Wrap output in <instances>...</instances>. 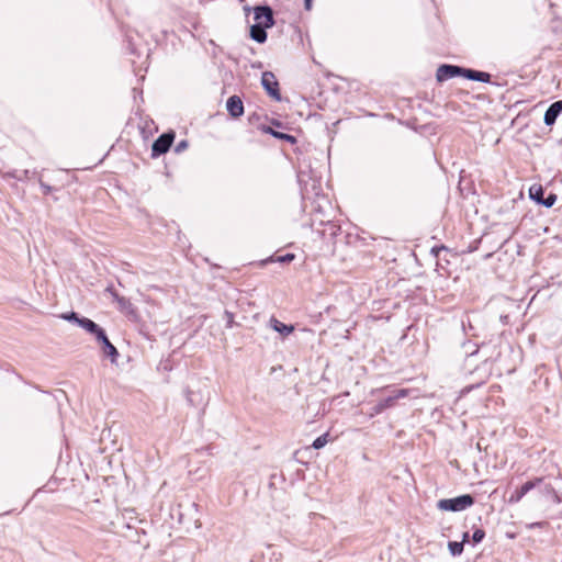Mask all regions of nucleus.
Returning a JSON list of instances; mask_svg holds the SVG:
<instances>
[{
  "label": "nucleus",
  "instance_id": "f257e3e1",
  "mask_svg": "<svg viewBox=\"0 0 562 562\" xmlns=\"http://www.w3.org/2000/svg\"><path fill=\"white\" fill-rule=\"evenodd\" d=\"M474 502L471 494H463L454 498H442L437 503V507L446 512H461L471 507Z\"/></svg>",
  "mask_w": 562,
  "mask_h": 562
},
{
  "label": "nucleus",
  "instance_id": "f03ea898",
  "mask_svg": "<svg viewBox=\"0 0 562 562\" xmlns=\"http://www.w3.org/2000/svg\"><path fill=\"white\" fill-rule=\"evenodd\" d=\"M97 342L101 346L104 356L109 357L112 363L117 361L120 353L116 347L109 340L105 330L102 328L95 336Z\"/></svg>",
  "mask_w": 562,
  "mask_h": 562
},
{
  "label": "nucleus",
  "instance_id": "7ed1b4c3",
  "mask_svg": "<svg viewBox=\"0 0 562 562\" xmlns=\"http://www.w3.org/2000/svg\"><path fill=\"white\" fill-rule=\"evenodd\" d=\"M261 85L267 93L276 101L281 100V94L279 90V82L271 71H265L261 76Z\"/></svg>",
  "mask_w": 562,
  "mask_h": 562
},
{
  "label": "nucleus",
  "instance_id": "20e7f679",
  "mask_svg": "<svg viewBox=\"0 0 562 562\" xmlns=\"http://www.w3.org/2000/svg\"><path fill=\"white\" fill-rule=\"evenodd\" d=\"M255 25H263L266 27H272L274 24L272 9L268 5H259L254 9Z\"/></svg>",
  "mask_w": 562,
  "mask_h": 562
},
{
  "label": "nucleus",
  "instance_id": "39448f33",
  "mask_svg": "<svg viewBox=\"0 0 562 562\" xmlns=\"http://www.w3.org/2000/svg\"><path fill=\"white\" fill-rule=\"evenodd\" d=\"M175 139L173 133H165L160 135L151 146L153 156H159L167 153Z\"/></svg>",
  "mask_w": 562,
  "mask_h": 562
},
{
  "label": "nucleus",
  "instance_id": "423d86ee",
  "mask_svg": "<svg viewBox=\"0 0 562 562\" xmlns=\"http://www.w3.org/2000/svg\"><path fill=\"white\" fill-rule=\"evenodd\" d=\"M543 479L542 477H536L533 480H530L528 482H526L525 484H522L519 488H516L515 492L510 495L508 502L510 504H515V503H518L522 499V497L528 493L530 492L531 490H533L536 486L540 485L542 483Z\"/></svg>",
  "mask_w": 562,
  "mask_h": 562
},
{
  "label": "nucleus",
  "instance_id": "0eeeda50",
  "mask_svg": "<svg viewBox=\"0 0 562 562\" xmlns=\"http://www.w3.org/2000/svg\"><path fill=\"white\" fill-rule=\"evenodd\" d=\"M464 68L454 65H441L437 69L436 78L438 81H445L457 76H463Z\"/></svg>",
  "mask_w": 562,
  "mask_h": 562
},
{
  "label": "nucleus",
  "instance_id": "6e6552de",
  "mask_svg": "<svg viewBox=\"0 0 562 562\" xmlns=\"http://www.w3.org/2000/svg\"><path fill=\"white\" fill-rule=\"evenodd\" d=\"M226 108H227V111L228 113L233 116V117H239L243 115L244 113V104H243V101L237 95H232L228 98L227 102H226Z\"/></svg>",
  "mask_w": 562,
  "mask_h": 562
},
{
  "label": "nucleus",
  "instance_id": "1a4fd4ad",
  "mask_svg": "<svg viewBox=\"0 0 562 562\" xmlns=\"http://www.w3.org/2000/svg\"><path fill=\"white\" fill-rule=\"evenodd\" d=\"M562 112V101L553 102L544 113V124L550 126L555 123L558 115Z\"/></svg>",
  "mask_w": 562,
  "mask_h": 562
},
{
  "label": "nucleus",
  "instance_id": "9d476101",
  "mask_svg": "<svg viewBox=\"0 0 562 562\" xmlns=\"http://www.w3.org/2000/svg\"><path fill=\"white\" fill-rule=\"evenodd\" d=\"M408 391L406 389L394 390L389 396L381 400L384 409L394 407L400 398L407 396Z\"/></svg>",
  "mask_w": 562,
  "mask_h": 562
},
{
  "label": "nucleus",
  "instance_id": "9b49d317",
  "mask_svg": "<svg viewBox=\"0 0 562 562\" xmlns=\"http://www.w3.org/2000/svg\"><path fill=\"white\" fill-rule=\"evenodd\" d=\"M463 77L470 80L480 81V82H490L491 81V75L488 72L484 71H477L473 69H467L464 68Z\"/></svg>",
  "mask_w": 562,
  "mask_h": 562
},
{
  "label": "nucleus",
  "instance_id": "f8f14e48",
  "mask_svg": "<svg viewBox=\"0 0 562 562\" xmlns=\"http://www.w3.org/2000/svg\"><path fill=\"white\" fill-rule=\"evenodd\" d=\"M78 326L83 328L92 336H95L102 329V327H100L97 323L87 317H82L80 321H78Z\"/></svg>",
  "mask_w": 562,
  "mask_h": 562
},
{
  "label": "nucleus",
  "instance_id": "ddd939ff",
  "mask_svg": "<svg viewBox=\"0 0 562 562\" xmlns=\"http://www.w3.org/2000/svg\"><path fill=\"white\" fill-rule=\"evenodd\" d=\"M266 26L263 25H252L250 27V37L257 43H265L267 40Z\"/></svg>",
  "mask_w": 562,
  "mask_h": 562
},
{
  "label": "nucleus",
  "instance_id": "4468645a",
  "mask_svg": "<svg viewBox=\"0 0 562 562\" xmlns=\"http://www.w3.org/2000/svg\"><path fill=\"white\" fill-rule=\"evenodd\" d=\"M271 327L283 336H288L294 330L292 325H286L278 321L276 317L270 318Z\"/></svg>",
  "mask_w": 562,
  "mask_h": 562
},
{
  "label": "nucleus",
  "instance_id": "2eb2a0df",
  "mask_svg": "<svg viewBox=\"0 0 562 562\" xmlns=\"http://www.w3.org/2000/svg\"><path fill=\"white\" fill-rule=\"evenodd\" d=\"M463 548V542L450 541L448 543V549L453 557L462 554Z\"/></svg>",
  "mask_w": 562,
  "mask_h": 562
},
{
  "label": "nucleus",
  "instance_id": "dca6fc26",
  "mask_svg": "<svg viewBox=\"0 0 562 562\" xmlns=\"http://www.w3.org/2000/svg\"><path fill=\"white\" fill-rule=\"evenodd\" d=\"M530 199L537 201L540 204V201L543 199V190L540 186H532L529 190Z\"/></svg>",
  "mask_w": 562,
  "mask_h": 562
},
{
  "label": "nucleus",
  "instance_id": "f3484780",
  "mask_svg": "<svg viewBox=\"0 0 562 562\" xmlns=\"http://www.w3.org/2000/svg\"><path fill=\"white\" fill-rule=\"evenodd\" d=\"M266 132L270 133L271 135H273L277 138L285 139V140H288V142H290L292 144L295 143V137L292 136V135L280 133V132H276L271 127H267Z\"/></svg>",
  "mask_w": 562,
  "mask_h": 562
},
{
  "label": "nucleus",
  "instance_id": "a211bd4d",
  "mask_svg": "<svg viewBox=\"0 0 562 562\" xmlns=\"http://www.w3.org/2000/svg\"><path fill=\"white\" fill-rule=\"evenodd\" d=\"M544 493L547 495H550L552 497V501L557 504L562 502V498L559 496L558 492L554 490V487L550 484L544 486Z\"/></svg>",
  "mask_w": 562,
  "mask_h": 562
},
{
  "label": "nucleus",
  "instance_id": "6ab92c4d",
  "mask_svg": "<svg viewBox=\"0 0 562 562\" xmlns=\"http://www.w3.org/2000/svg\"><path fill=\"white\" fill-rule=\"evenodd\" d=\"M327 438H328V434H324V435H322V436L317 437V438L313 441L312 447H313L314 449H316V450H318V449L323 448V447L327 443V441H328V439H327Z\"/></svg>",
  "mask_w": 562,
  "mask_h": 562
},
{
  "label": "nucleus",
  "instance_id": "aec40b11",
  "mask_svg": "<svg viewBox=\"0 0 562 562\" xmlns=\"http://www.w3.org/2000/svg\"><path fill=\"white\" fill-rule=\"evenodd\" d=\"M121 311H126L132 307V303L127 297L121 296L115 300Z\"/></svg>",
  "mask_w": 562,
  "mask_h": 562
},
{
  "label": "nucleus",
  "instance_id": "412c9836",
  "mask_svg": "<svg viewBox=\"0 0 562 562\" xmlns=\"http://www.w3.org/2000/svg\"><path fill=\"white\" fill-rule=\"evenodd\" d=\"M485 537V531L483 529H475L472 533V541L473 543H480L483 541Z\"/></svg>",
  "mask_w": 562,
  "mask_h": 562
},
{
  "label": "nucleus",
  "instance_id": "4be33fe9",
  "mask_svg": "<svg viewBox=\"0 0 562 562\" xmlns=\"http://www.w3.org/2000/svg\"><path fill=\"white\" fill-rule=\"evenodd\" d=\"M295 258L294 254H285L282 256H278L276 259H271L272 261L281 262V263H289L293 261Z\"/></svg>",
  "mask_w": 562,
  "mask_h": 562
},
{
  "label": "nucleus",
  "instance_id": "5701e85b",
  "mask_svg": "<svg viewBox=\"0 0 562 562\" xmlns=\"http://www.w3.org/2000/svg\"><path fill=\"white\" fill-rule=\"evenodd\" d=\"M61 317L68 322H74L78 325V321H80L82 317L79 316L76 312H69L66 314H63Z\"/></svg>",
  "mask_w": 562,
  "mask_h": 562
},
{
  "label": "nucleus",
  "instance_id": "b1692460",
  "mask_svg": "<svg viewBox=\"0 0 562 562\" xmlns=\"http://www.w3.org/2000/svg\"><path fill=\"white\" fill-rule=\"evenodd\" d=\"M224 317L226 319V328H232L234 325H235V321H234V314L229 311H225L224 312Z\"/></svg>",
  "mask_w": 562,
  "mask_h": 562
},
{
  "label": "nucleus",
  "instance_id": "393cba45",
  "mask_svg": "<svg viewBox=\"0 0 562 562\" xmlns=\"http://www.w3.org/2000/svg\"><path fill=\"white\" fill-rule=\"evenodd\" d=\"M555 200L557 196L554 194H550L548 198L542 199V201H540V204L546 207H550L554 204Z\"/></svg>",
  "mask_w": 562,
  "mask_h": 562
},
{
  "label": "nucleus",
  "instance_id": "a878e982",
  "mask_svg": "<svg viewBox=\"0 0 562 562\" xmlns=\"http://www.w3.org/2000/svg\"><path fill=\"white\" fill-rule=\"evenodd\" d=\"M371 411H372V412H371V414H370V415H371V416H374V415H379V414H381V413H382V412H384L385 409H384V407H383L382 403L379 401L374 406H372Z\"/></svg>",
  "mask_w": 562,
  "mask_h": 562
},
{
  "label": "nucleus",
  "instance_id": "bb28decb",
  "mask_svg": "<svg viewBox=\"0 0 562 562\" xmlns=\"http://www.w3.org/2000/svg\"><path fill=\"white\" fill-rule=\"evenodd\" d=\"M40 184H41V188H42V192L45 195L49 194L53 191H56V189L54 187L44 183L42 180H40Z\"/></svg>",
  "mask_w": 562,
  "mask_h": 562
},
{
  "label": "nucleus",
  "instance_id": "cd10ccee",
  "mask_svg": "<svg viewBox=\"0 0 562 562\" xmlns=\"http://www.w3.org/2000/svg\"><path fill=\"white\" fill-rule=\"evenodd\" d=\"M327 226L329 231V235L335 236L337 232L339 231V226L334 224L330 220L327 221Z\"/></svg>",
  "mask_w": 562,
  "mask_h": 562
},
{
  "label": "nucleus",
  "instance_id": "c85d7f7f",
  "mask_svg": "<svg viewBox=\"0 0 562 562\" xmlns=\"http://www.w3.org/2000/svg\"><path fill=\"white\" fill-rule=\"evenodd\" d=\"M105 292L109 293L113 297L114 301L117 297H120V294L116 292V290L114 289V286L112 284L106 286Z\"/></svg>",
  "mask_w": 562,
  "mask_h": 562
},
{
  "label": "nucleus",
  "instance_id": "c756f323",
  "mask_svg": "<svg viewBox=\"0 0 562 562\" xmlns=\"http://www.w3.org/2000/svg\"><path fill=\"white\" fill-rule=\"evenodd\" d=\"M477 240L474 241L473 244L469 245V248H468V252H473L477 249Z\"/></svg>",
  "mask_w": 562,
  "mask_h": 562
},
{
  "label": "nucleus",
  "instance_id": "7c9ffc66",
  "mask_svg": "<svg viewBox=\"0 0 562 562\" xmlns=\"http://www.w3.org/2000/svg\"><path fill=\"white\" fill-rule=\"evenodd\" d=\"M193 393L191 391H187V400L188 402L191 404V405H194L193 404V397H192Z\"/></svg>",
  "mask_w": 562,
  "mask_h": 562
},
{
  "label": "nucleus",
  "instance_id": "2f4dec72",
  "mask_svg": "<svg viewBox=\"0 0 562 562\" xmlns=\"http://www.w3.org/2000/svg\"><path fill=\"white\" fill-rule=\"evenodd\" d=\"M304 5L306 10H310L312 8V0H304Z\"/></svg>",
  "mask_w": 562,
  "mask_h": 562
},
{
  "label": "nucleus",
  "instance_id": "473e14b6",
  "mask_svg": "<svg viewBox=\"0 0 562 562\" xmlns=\"http://www.w3.org/2000/svg\"><path fill=\"white\" fill-rule=\"evenodd\" d=\"M469 537H470L469 532H464L463 536H462V541L461 542L464 543V542L469 541Z\"/></svg>",
  "mask_w": 562,
  "mask_h": 562
},
{
  "label": "nucleus",
  "instance_id": "72a5a7b5",
  "mask_svg": "<svg viewBox=\"0 0 562 562\" xmlns=\"http://www.w3.org/2000/svg\"><path fill=\"white\" fill-rule=\"evenodd\" d=\"M186 146H187L186 142H181V143L178 145V149H179L180 147H186Z\"/></svg>",
  "mask_w": 562,
  "mask_h": 562
},
{
  "label": "nucleus",
  "instance_id": "f704fd0d",
  "mask_svg": "<svg viewBox=\"0 0 562 562\" xmlns=\"http://www.w3.org/2000/svg\"><path fill=\"white\" fill-rule=\"evenodd\" d=\"M490 257H492V254H491V252L486 254V255L484 256V259H488Z\"/></svg>",
  "mask_w": 562,
  "mask_h": 562
},
{
  "label": "nucleus",
  "instance_id": "c9c22d12",
  "mask_svg": "<svg viewBox=\"0 0 562 562\" xmlns=\"http://www.w3.org/2000/svg\"><path fill=\"white\" fill-rule=\"evenodd\" d=\"M438 251H439V249L432 248V252H436V255H438Z\"/></svg>",
  "mask_w": 562,
  "mask_h": 562
},
{
  "label": "nucleus",
  "instance_id": "e433bc0d",
  "mask_svg": "<svg viewBox=\"0 0 562 562\" xmlns=\"http://www.w3.org/2000/svg\"><path fill=\"white\" fill-rule=\"evenodd\" d=\"M542 522H537V524H533L532 526H541Z\"/></svg>",
  "mask_w": 562,
  "mask_h": 562
}]
</instances>
